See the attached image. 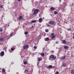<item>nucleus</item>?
I'll use <instances>...</instances> for the list:
<instances>
[{
    "label": "nucleus",
    "instance_id": "nucleus-7",
    "mask_svg": "<svg viewBox=\"0 0 74 74\" xmlns=\"http://www.w3.org/2000/svg\"><path fill=\"white\" fill-rule=\"evenodd\" d=\"M4 40V38L3 37H1L0 38V41L1 42L3 41Z\"/></svg>",
    "mask_w": 74,
    "mask_h": 74
},
{
    "label": "nucleus",
    "instance_id": "nucleus-8",
    "mask_svg": "<svg viewBox=\"0 0 74 74\" xmlns=\"http://www.w3.org/2000/svg\"><path fill=\"white\" fill-rule=\"evenodd\" d=\"M71 74H74V69H72L71 70Z\"/></svg>",
    "mask_w": 74,
    "mask_h": 74
},
{
    "label": "nucleus",
    "instance_id": "nucleus-14",
    "mask_svg": "<svg viewBox=\"0 0 74 74\" xmlns=\"http://www.w3.org/2000/svg\"><path fill=\"white\" fill-rule=\"evenodd\" d=\"M50 10L51 11H53V10H55V8H53V7H51L50 8Z\"/></svg>",
    "mask_w": 74,
    "mask_h": 74
},
{
    "label": "nucleus",
    "instance_id": "nucleus-12",
    "mask_svg": "<svg viewBox=\"0 0 74 74\" xmlns=\"http://www.w3.org/2000/svg\"><path fill=\"white\" fill-rule=\"evenodd\" d=\"M22 19V16H20L19 18H18V20H21Z\"/></svg>",
    "mask_w": 74,
    "mask_h": 74
},
{
    "label": "nucleus",
    "instance_id": "nucleus-31",
    "mask_svg": "<svg viewBox=\"0 0 74 74\" xmlns=\"http://www.w3.org/2000/svg\"><path fill=\"white\" fill-rule=\"evenodd\" d=\"M47 26L48 27H50V25L48 24H47Z\"/></svg>",
    "mask_w": 74,
    "mask_h": 74
},
{
    "label": "nucleus",
    "instance_id": "nucleus-37",
    "mask_svg": "<svg viewBox=\"0 0 74 74\" xmlns=\"http://www.w3.org/2000/svg\"><path fill=\"white\" fill-rule=\"evenodd\" d=\"M21 0H18V1H20Z\"/></svg>",
    "mask_w": 74,
    "mask_h": 74
},
{
    "label": "nucleus",
    "instance_id": "nucleus-4",
    "mask_svg": "<svg viewBox=\"0 0 74 74\" xmlns=\"http://www.w3.org/2000/svg\"><path fill=\"white\" fill-rule=\"evenodd\" d=\"M29 48V45H26L24 46L23 49H27V48Z\"/></svg>",
    "mask_w": 74,
    "mask_h": 74
},
{
    "label": "nucleus",
    "instance_id": "nucleus-9",
    "mask_svg": "<svg viewBox=\"0 0 74 74\" xmlns=\"http://www.w3.org/2000/svg\"><path fill=\"white\" fill-rule=\"evenodd\" d=\"M2 73H4L5 72V70L4 69H2Z\"/></svg>",
    "mask_w": 74,
    "mask_h": 74
},
{
    "label": "nucleus",
    "instance_id": "nucleus-32",
    "mask_svg": "<svg viewBox=\"0 0 74 74\" xmlns=\"http://www.w3.org/2000/svg\"><path fill=\"white\" fill-rule=\"evenodd\" d=\"M14 49H15L13 48H12L11 49V50L12 51H13Z\"/></svg>",
    "mask_w": 74,
    "mask_h": 74
},
{
    "label": "nucleus",
    "instance_id": "nucleus-2",
    "mask_svg": "<svg viewBox=\"0 0 74 74\" xmlns=\"http://www.w3.org/2000/svg\"><path fill=\"white\" fill-rule=\"evenodd\" d=\"M39 12V10L38 9H36L34 11L33 15H35L38 14Z\"/></svg>",
    "mask_w": 74,
    "mask_h": 74
},
{
    "label": "nucleus",
    "instance_id": "nucleus-22",
    "mask_svg": "<svg viewBox=\"0 0 74 74\" xmlns=\"http://www.w3.org/2000/svg\"><path fill=\"white\" fill-rule=\"evenodd\" d=\"M38 61H41V60H42L41 58H38Z\"/></svg>",
    "mask_w": 74,
    "mask_h": 74
},
{
    "label": "nucleus",
    "instance_id": "nucleus-34",
    "mask_svg": "<svg viewBox=\"0 0 74 74\" xmlns=\"http://www.w3.org/2000/svg\"><path fill=\"white\" fill-rule=\"evenodd\" d=\"M34 49H36V48H37V47H36V46H34Z\"/></svg>",
    "mask_w": 74,
    "mask_h": 74
},
{
    "label": "nucleus",
    "instance_id": "nucleus-26",
    "mask_svg": "<svg viewBox=\"0 0 74 74\" xmlns=\"http://www.w3.org/2000/svg\"><path fill=\"white\" fill-rule=\"evenodd\" d=\"M41 55L42 56V57H43V56H44V53H41Z\"/></svg>",
    "mask_w": 74,
    "mask_h": 74
},
{
    "label": "nucleus",
    "instance_id": "nucleus-1",
    "mask_svg": "<svg viewBox=\"0 0 74 74\" xmlns=\"http://www.w3.org/2000/svg\"><path fill=\"white\" fill-rule=\"evenodd\" d=\"M56 59V57L54 56L53 55H51L49 58V60H55Z\"/></svg>",
    "mask_w": 74,
    "mask_h": 74
},
{
    "label": "nucleus",
    "instance_id": "nucleus-18",
    "mask_svg": "<svg viewBox=\"0 0 74 74\" xmlns=\"http://www.w3.org/2000/svg\"><path fill=\"white\" fill-rule=\"evenodd\" d=\"M48 67L49 69H52V66L51 65H49L48 66Z\"/></svg>",
    "mask_w": 74,
    "mask_h": 74
},
{
    "label": "nucleus",
    "instance_id": "nucleus-35",
    "mask_svg": "<svg viewBox=\"0 0 74 74\" xmlns=\"http://www.w3.org/2000/svg\"><path fill=\"white\" fill-rule=\"evenodd\" d=\"M56 44H58L59 43V42L58 41H57L56 42Z\"/></svg>",
    "mask_w": 74,
    "mask_h": 74
},
{
    "label": "nucleus",
    "instance_id": "nucleus-10",
    "mask_svg": "<svg viewBox=\"0 0 74 74\" xmlns=\"http://www.w3.org/2000/svg\"><path fill=\"white\" fill-rule=\"evenodd\" d=\"M39 23H41V22H42V19L41 18H40L39 19Z\"/></svg>",
    "mask_w": 74,
    "mask_h": 74
},
{
    "label": "nucleus",
    "instance_id": "nucleus-25",
    "mask_svg": "<svg viewBox=\"0 0 74 74\" xmlns=\"http://www.w3.org/2000/svg\"><path fill=\"white\" fill-rule=\"evenodd\" d=\"M45 32L47 33V32H49V30H48V29H46L45 30Z\"/></svg>",
    "mask_w": 74,
    "mask_h": 74
},
{
    "label": "nucleus",
    "instance_id": "nucleus-29",
    "mask_svg": "<svg viewBox=\"0 0 74 74\" xmlns=\"http://www.w3.org/2000/svg\"><path fill=\"white\" fill-rule=\"evenodd\" d=\"M4 6V5H1L0 6L1 8H3V6Z\"/></svg>",
    "mask_w": 74,
    "mask_h": 74
},
{
    "label": "nucleus",
    "instance_id": "nucleus-3",
    "mask_svg": "<svg viewBox=\"0 0 74 74\" xmlns=\"http://www.w3.org/2000/svg\"><path fill=\"white\" fill-rule=\"evenodd\" d=\"M54 34L53 33L50 35V37L51 38V39H53L55 37V35H54Z\"/></svg>",
    "mask_w": 74,
    "mask_h": 74
},
{
    "label": "nucleus",
    "instance_id": "nucleus-28",
    "mask_svg": "<svg viewBox=\"0 0 74 74\" xmlns=\"http://www.w3.org/2000/svg\"><path fill=\"white\" fill-rule=\"evenodd\" d=\"M67 30H68V31H70L71 30V29L70 28H68L67 29Z\"/></svg>",
    "mask_w": 74,
    "mask_h": 74
},
{
    "label": "nucleus",
    "instance_id": "nucleus-6",
    "mask_svg": "<svg viewBox=\"0 0 74 74\" xmlns=\"http://www.w3.org/2000/svg\"><path fill=\"white\" fill-rule=\"evenodd\" d=\"M49 23L50 25H53V24H54V22H53V21H51L49 22Z\"/></svg>",
    "mask_w": 74,
    "mask_h": 74
},
{
    "label": "nucleus",
    "instance_id": "nucleus-23",
    "mask_svg": "<svg viewBox=\"0 0 74 74\" xmlns=\"http://www.w3.org/2000/svg\"><path fill=\"white\" fill-rule=\"evenodd\" d=\"M24 64H27V62L25 61L23 62Z\"/></svg>",
    "mask_w": 74,
    "mask_h": 74
},
{
    "label": "nucleus",
    "instance_id": "nucleus-19",
    "mask_svg": "<svg viewBox=\"0 0 74 74\" xmlns=\"http://www.w3.org/2000/svg\"><path fill=\"white\" fill-rule=\"evenodd\" d=\"M62 43L63 44H66V41L65 40H64L62 41Z\"/></svg>",
    "mask_w": 74,
    "mask_h": 74
},
{
    "label": "nucleus",
    "instance_id": "nucleus-5",
    "mask_svg": "<svg viewBox=\"0 0 74 74\" xmlns=\"http://www.w3.org/2000/svg\"><path fill=\"white\" fill-rule=\"evenodd\" d=\"M0 55L1 56H3L4 55V51H1L0 53Z\"/></svg>",
    "mask_w": 74,
    "mask_h": 74
},
{
    "label": "nucleus",
    "instance_id": "nucleus-20",
    "mask_svg": "<svg viewBox=\"0 0 74 74\" xmlns=\"http://www.w3.org/2000/svg\"><path fill=\"white\" fill-rule=\"evenodd\" d=\"M13 34H14V33H13V32L11 33L10 34V37H12V36H13Z\"/></svg>",
    "mask_w": 74,
    "mask_h": 74
},
{
    "label": "nucleus",
    "instance_id": "nucleus-27",
    "mask_svg": "<svg viewBox=\"0 0 74 74\" xmlns=\"http://www.w3.org/2000/svg\"><path fill=\"white\" fill-rule=\"evenodd\" d=\"M62 66L63 67H66V64H62Z\"/></svg>",
    "mask_w": 74,
    "mask_h": 74
},
{
    "label": "nucleus",
    "instance_id": "nucleus-16",
    "mask_svg": "<svg viewBox=\"0 0 74 74\" xmlns=\"http://www.w3.org/2000/svg\"><path fill=\"white\" fill-rule=\"evenodd\" d=\"M58 12H57L56 11L54 12V14L55 15H56V14H58Z\"/></svg>",
    "mask_w": 74,
    "mask_h": 74
},
{
    "label": "nucleus",
    "instance_id": "nucleus-24",
    "mask_svg": "<svg viewBox=\"0 0 74 74\" xmlns=\"http://www.w3.org/2000/svg\"><path fill=\"white\" fill-rule=\"evenodd\" d=\"M25 34V35H27L28 34V32H25L24 33Z\"/></svg>",
    "mask_w": 74,
    "mask_h": 74
},
{
    "label": "nucleus",
    "instance_id": "nucleus-15",
    "mask_svg": "<svg viewBox=\"0 0 74 74\" xmlns=\"http://www.w3.org/2000/svg\"><path fill=\"white\" fill-rule=\"evenodd\" d=\"M28 70H25L24 71V73H28Z\"/></svg>",
    "mask_w": 74,
    "mask_h": 74
},
{
    "label": "nucleus",
    "instance_id": "nucleus-36",
    "mask_svg": "<svg viewBox=\"0 0 74 74\" xmlns=\"http://www.w3.org/2000/svg\"><path fill=\"white\" fill-rule=\"evenodd\" d=\"M32 28H33V26H32Z\"/></svg>",
    "mask_w": 74,
    "mask_h": 74
},
{
    "label": "nucleus",
    "instance_id": "nucleus-30",
    "mask_svg": "<svg viewBox=\"0 0 74 74\" xmlns=\"http://www.w3.org/2000/svg\"><path fill=\"white\" fill-rule=\"evenodd\" d=\"M3 31V29H2V28H0V32H1Z\"/></svg>",
    "mask_w": 74,
    "mask_h": 74
},
{
    "label": "nucleus",
    "instance_id": "nucleus-13",
    "mask_svg": "<svg viewBox=\"0 0 74 74\" xmlns=\"http://www.w3.org/2000/svg\"><path fill=\"white\" fill-rule=\"evenodd\" d=\"M66 58V56H62V58H61V59H62V60H64V59H65V58Z\"/></svg>",
    "mask_w": 74,
    "mask_h": 74
},
{
    "label": "nucleus",
    "instance_id": "nucleus-11",
    "mask_svg": "<svg viewBox=\"0 0 74 74\" xmlns=\"http://www.w3.org/2000/svg\"><path fill=\"white\" fill-rule=\"evenodd\" d=\"M64 48L65 49V50H66L68 49V46H64Z\"/></svg>",
    "mask_w": 74,
    "mask_h": 74
},
{
    "label": "nucleus",
    "instance_id": "nucleus-33",
    "mask_svg": "<svg viewBox=\"0 0 74 74\" xmlns=\"http://www.w3.org/2000/svg\"><path fill=\"white\" fill-rule=\"evenodd\" d=\"M55 74H59V72L58 71H56Z\"/></svg>",
    "mask_w": 74,
    "mask_h": 74
},
{
    "label": "nucleus",
    "instance_id": "nucleus-17",
    "mask_svg": "<svg viewBox=\"0 0 74 74\" xmlns=\"http://www.w3.org/2000/svg\"><path fill=\"white\" fill-rule=\"evenodd\" d=\"M45 40L46 41H49V38H46Z\"/></svg>",
    "mask_w": 74,
    "mask_h": 74
},
{
    "label": "nucleus",
    "instance_id": "nucleus-21",
    "mask_svg": "<svg viewBox=\"0 0 74 74\" xmlns=\"http://www.w3.org/2000/svg\"><path fill=\"white\" fill-rule=\"evenodd\" d=\"M36 22V20H34V21H31V22L32 23H34L35 22Z\"/></svg>",
    "mask_w": 74,
    "mask_h": 74
}]
</instances>
